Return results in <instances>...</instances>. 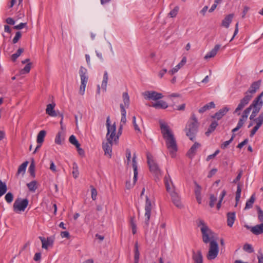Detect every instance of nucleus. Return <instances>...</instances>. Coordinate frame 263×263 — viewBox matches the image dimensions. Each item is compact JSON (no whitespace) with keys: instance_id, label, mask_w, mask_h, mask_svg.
Segmentation results:
<instances>
[{"instance_id":"f257e3e1","label":"nucleus","mask_w":263,"mask_h":263,"mask_svg":"<svg viewBox=\"0 0 263 263\" xmlns=\"http://www.w3.org/2000/svg\"><path fill=\"white\" fill-rule=\"evenodd\" d=\"M106 125L107 129L106 136V141L103 142L102 148L104 151L105 155L108 156L109 158H111L112 155V146L114 142L113 139L115 137L116 126L115 123L112 125H110L109 116L107 117Z\"/></svg>"},{"instance_id":"f03ea898","label":"nucleus","mask_w":263,"mask_h":263,"mask_svg":"<svg viewBox=\"0 0 263 263\" xmlns=\"http://www.w3.org/2000/svg\"><path fill=\"white\" fill-rule=\"evenodd\" d=\"M161 133L165 140L166 147L172 158L174 157L178 150L176 141L169 126L164 124L160 125Z\"/></svg>"},{"instance_id":"7ed1b4c3","label":"nucleus","mask_w":263,"mask_h":263,"mask_svg":"<svg viewBox=\"0 0 263 263\" xmlns=\"http://www.w3.org/2000/svg\"><path fill=\"white\" fill-rule=\"evenodd\" d=\"M199 125V123L195 115L194 114H192L191 117L188 121L184 129L186 135L192 141H194L195 140L196 135L198 132Z\"/></svg>"},{"instance_id":"20e7f679","label":"nucleus","mask_w":263,"mask_h":263,"mask_svg":"<svg viewBox=\"0 0 263 263\" xmlns=\"http://www.w3.org/2000/svg\"><path fill=\"white\" fill-rule=\"evenodd\" d=\"M197 224L198 227H200V230L202 233L203 241L205 243H210L211 240H214L213 237V233L209 229L204 221L200 219L197 220Z\"/></svg>"},{"instance_id":"39448f33","label":"nucleus","mask_w":263,"mask_h":263,"mask_svg":"<svg viewBox=\"0 0 263 263\" xmlns=\"http://www.w3.org/2000/svg\"><path fill=\"white\" fill-rule=\"evenodd\" d=\"M146 158L149 170L155 175V181H159L162 176L160 169L154 160L153 157L151 153L148 152L146 153Z\"/></svg>"},{"instance_id":"423d86ee","label":"nucleus","mask_w":263,"mask_h":263,"mask_svg":"<svg viewBox=\"0 0 263 263\" xmlns=\"http://www.w3.org/2000/svg\"><path fill=\"white\" fill-rule=\"evenodd\" d=\"M87 69L83 66H81L79 70V74L81 78V85L80 87V93L82 95L84 94L86 84L88 82V77L87 75Z\"/></svg>"},{"instance_id":"0eeeda50","label":"nucleus","mask_w":263,"mask_h":263,"mask_svg":"<svg viewBox=\"0 0 263 263\" xmlns=\"http://www.w3.org/2000/svg\"><path fill=\"white\" fill-rule=\"evenodd\" d=\"M29 201L27 198L21 199L20 198H17L13 205V211L16 213L23 212L28 205Z\"/></svg>"},{"instance_id":"6e6552de","label":"nucleus","mask_w":263,"mask_h":263,"mask_svg":"<svg viewBox=\"0 0 263 263\" xmlns=\"http://www.w3.org/2000/svg\"><path fill=\"white\" fill-rule=\"evenodd\" d=\"M219 252L218 245L215 240H211L210 243V248L207 254L209 260L215 259L218 255Z\"/></svg>"},{"instance_id":"1a4fd4ad","label":"nucleus","mask_w":263,"mask_h":263,"mask_svg":"<svg viewBox=\"0 0 263 263\" xmlns=\"http://www.w3.org/2000/svg\"><path fill=\"white\" fill-rule=\"evenodd\" d=\"M143 96L146 100H158L163 97L161 93L155 91H146L143 93Z\"/></svg>"},{"instance_id":"9d476101","label":"nucleus","mask_w":263,"mask_h":263,"mask_svg":"<svg viewBox=\"0 0 263 263\" xmlns=\"http://www.w3.org/2000/svg\"><path fill=\"white\" fill-rule=\"evenodd\" d=\"M252 97L253 96L251 95L245 94V97L240 100V103L234 111V113H238V115H240V113L239 111L249 103Z\"/></svg>"},{"instance_id":"9b49d317","label":"nucleus","mask_w":263,"mask_h":263,"mask_svg":"<svg viewBox=\"0 0 263 263\" xmlns=\"http://www.w3.org/2000/svg\"><path fill=\"white\" fill-rule=\"evenodd\" d=\"M152 209V204L151 200L148 199L147 197L146 198V202L145 205V223L147 226H148L149 220L151 215V211Z\"/></svg>"},{"instance_id":"f8f14e48","label":"nucleus","mask_w":263,"mask_h":263,"mask_svg":"<svg viewBox=\"0 0 263 263\" xmlns=\"http://www.w3.org/2000/svg\"><path fill=\"white\" fill-rule=\"evenodd\" d=\"M39 239L42 242V247L43 249H48L49 247H52L54 242L53 238L49 237L46 239L44 237L40 236Z\"/></svg>"},{"instance_id":"ddd939ff","label":"nucleus","mask_w":263,"mask_h":263,"mask_svg":"<svg viewBox=\"0 0 263 263\" xmlns=\"http://www.w3.org/2000/svg\"><path fill=\"white\" fill-rule=\"evenodd\" d=\"M136 154L135 153L133 155V159H132V166L134 170V181H133V185L135 184L137 180L138 177V166L137 162L136 161Z\"/></svg>"},{"instance_id":"4468645a","label":"nucleus","mask_w":263,"mask_h":263,"mask_svg":"<svg viewBox=\"0 0 263 263\" xmlns=\"http://www.w3.org/2000/svg\"><path fill=\"white\" fill-rule=\"evenodd\" d=\"M229 109L228 107L224 106L212 116V118L217 119V120H219L229 111Z\"/></svg>"},{"instance_id":"2eb2a0df","label":"nucleus","mask_w":263,"mask_h":263,"mask_svg":"<svg viewBox=\"0 0 263 263\" xmlns=\"http://www.w3.org/2000/svg\"><path fill=\"white\" fill-rule=\"evenodd\" d=\"M171 196L172 197V200L174 204L178 208H181L182 207V205L181 203L180 198L177 195V194L174 192H170Z\"/></svg>"},{"instance_id":"dca6fc26","label":"nucleus","mask_w":263,"mask_h":263,"mask_svg":"<svg viewBox=\"0 0 263 263\" xmlns=\"http://www.w3.org/2000/svg\"><path fill=\"white\" fill-rule=\"evenodd\" d=\"M260 82L261 81L260 80L253 82L245 94L252 95V94L255 93L256 90L259 88Z\"/></svg>"},{"instance_id":"f3484780","label":"nucleus","mask_w":263,"mask_h":263,"mask_svg":"<svg viewBox=\"0 0 263 263\" xmlns=\"http://www.w3.org/2000/svg\"><path fill=\"white\" fill-rule=\"evenodd\" d=\"M201 146V144L197 142L191 146L187 153V155L190 158H192L196 153L197 149Z\"/></svg>"},{"instance_id":"a211bd4d","label":"nucleus","mask_w":263,"mask_h":263,"mask_svg":"<svg viewBox=\"0 0 263 263\" xmlns=\"http://www.w3.org/2000/svg\"><path fill=\"white\" fill-rule=\"evenodd\" d=\"M186 62V58L185 57H184L180 62L174 68L172 69L171 70L168 71V73L171 75H173L175 73H176L179 69L182 67Z\"/></svg>"},{"instance_id":"6ab92c4d","label":"nucleus","mask_w":263,"mask_h":263,"mask_svg":"<svg viewBox=\"0 0 263 263\" xmlns=\"http://www.w3.org/2000/svg\"><path fill=\"white\" fill-rule=\"evenodd\" d=\"M250 231L254 235H258L263 233V223L257 224L251 228Z\"/></svg>"},{"instance_id":"aec40b11","label":"nucleus","mask_w":263,"mask_h":263,"mask_svg":"<svg viewBox=\"0 0 263 263\" xmlns=\"http://www.w3.org/2000/svg\"><path fill=\"white\" fill-rule=\"evenodd\" d=\"M220 48V45L219 44L216 45L213 49H212L209 52H208L204 57L205 60H208L210 58H212L214 57L218 51L219 50Z\"/></svg>"},{"instance_id":"412c9836","label":"nucleus","mask_w":263,"mask_h":263,"mask_svg":"<svg viewBox=\"0 0 263 263\" xmlns=\"http://www.w3.org/2000/svg\"><path fill=\"white\" fill-rule=\"evenodd\" d=\"M192 258L195 263H203V256L200 250L198 251L197 253L194 251Z\"/></svg>"},{"instance_id":"4be33fe9","label":"nucleus","mask_w":263,"mask_h":263,"mask_svg":"<svg viewBox=\"0 0 263 263\" xmlns=\"http://www.w3.org/2000/svg\"><path fill=\"white\" fill-rule=\"evenodd\" d=\"M233 17L234 14L233 13L227 15L222 21V26L228 28L229 27L230 23L232 22Z\"/></svg>"},{"instance_id":"5701e85b","label":"nucleus","mask_w":263,"mask_h":263,"mask_svg":"<svg viewBox=\"0 0 263 263\" xmlns=\"http://www.w3.org/2000/svg\"><path fill=\"white\" fill-rule=\"evenodd\" d=\"M55 104L54 103L49 104L47 105L46 112L51 117L57 116L55 111L54 110V107Z\"/></svg>"},{"instance_id":"b1692460","label":"nucleus","mask_w":263,"mask_h":263,"mask_svg":"<svg viewBox=\"0 0 263 263\" xmlns=\"http://www.w3.org/2000/svg\"><path fill=\"white\" fill-rule=\"evenodd\" d=\"M235 220V213L229 212L227 214V224L230 227H232Z\"/></svg>"},{"instance_id":"393cba45","label":"nucleus","mask_w":263,"mask_h":263,"mask_svg":"<svg viewBox=\"0 0 263 263\" xmlns=\"http://www.w3.org/2000/svg\"><path fill=\"white\" fill-rule=\"evenodd\" d=\"M152 106L156 109H165L168 107L167 104L162 100L158 101L153 103Z\"/></svg>"},{"instance_id":"a878e982","label":"nucleus","mask_w":263,"mask_h":263,"mask_svg":"<svg viewBox=\"0 0 263 263\" xmlns=\"http://www.w3.org/2000/svg\"><path fill=\"white\" fill-rule=\"evenodd\" d=\"M215 105L213 102H211L210 103H207L206 104L204 105L203 107L200 108L198 111L199 113H203L205 111L209 110L211 108H215Z\"/></svg>"},{"instance_id":"bb28decb","label":"nucleus","mask_w":263,"mask_h":263,"mask_svg":"<svg viewBox=\"0 0 263 263\" xmlns=\"http://www.w3.org/2000/svg\"><path fill=\"white\" fill-rule=\"evenodd\" d=\"M164 182H165V185L167 191L168 192H170L171 190V186H170V183L173 185V187H174V185H173L172 181L171 179V177H170V176L169 175V174H167V176H165Z\"/></svg>"},{"instance_id":"cd10ccee","label":"nucleus","mask_w":263,"mask_h":263,"mask_svg":"<svg viewBox=\"0 0 263 263\" xmlns=\"http://www.w3.org/2000/svg\"><path fill=\"white\" fill-rule=\"evenodd\" d=\"M28 162L26 161L23 162L21 165H20L17 170L16 175H18L19 174H22V175H24L26 172V169L28 165Z\"/></svg>"},{"instance_id":"c85d7f7f","label":"nucleus","mask_w":263,"mask_h":263,"mask_svg":"<svg viewBox=\"0 0 263 263\" xmlns=\"http://www.w3.org/2000/svg\"><path fill=\"white\" fill-rule=\"evenodd\" d=\"M46 134V132L44 130H41L37 136L36 142L37 143H43L44 141V138Z\"/></svg>"},{"instance_id":"c756f323","label":"nucleus","mask_w":263,"mask_h":263,"mask_svg":"<svg viewBox=\"0 0 263 263\" xmlns=\"http://www.w3.org/2000/svg\"><path fill=\"white\" fill-rule=\"evenodd\" d=\"M255 200V194H253L250 197V198L247 201L245 210L250 209L252 207L253 204Z\"/></svg>"},{"instance_id":"7c9ffc66","label":"nucleus","mask_w":263,"mask_h":263,"mask_svg":"<svg viewBox=\"0 0 263 263\" xmlns=\"http://www.w3.org/2000/svg\"><path fill=\"white\" fill-rule=\"evenodd\" d=\"M64 140V134L62 132H59L57 134L55 139V142L58 144H61L62 141Z\"/></svg>"},{"instance_id":"2f4dec72","label":"nucleus","mask_w":263,"mask_h":263,"mask_svg":"<svg viewBox=\"0 0 263 263\" xmlns=\"http://www.w3.org/2000/svg\"><path fill=\"white\" fill-rule=\"evenodd\" d=\"M218 125V123L216 121H213L210 124L208 130L205 132V135L209 136L210 134L215 130Z\"/></svg>"},{"instance_id":"473e14b6","label":"nucleus","mask_w":263,"mask_h":263,"mask_svg":"<svg viewBox=\"0 0 263 263\" xmlns=\"http://www.w3.org/2000/svg\"><path fill=\"white\" fill-rule=\"evenodd\" d=\"M108 80V76L107 71H105L103 75V81L101 85L102 88L104 90H106L107 84Z\"/></svg>"},{"instance_id":"72a5a7b5","label":"nucleus","mask_w":263,"mask_h":263,"mask_svg":"<svg viewBox=\"0 0 263 263\" xmlns=\"http://www.w3.org/2000/svg\"><path fill=\"white\" fill-rule=\"evenodd\" d=\"M255 106L253 105V103L247 108L242 112V114L241 116V118L247 120L249 114H250L251 110H252L253 107H255Z\"/></svg>"},{"instance_id":"f704fd0d","label":"nucleus","mask_w":263,"mask_h":263,"mask_svg":"<svg viewBox=\"0 0 263 263\" xmlns=\"http://www.w3.org/2000/svg\"><path fill=\"white\" fill-rule=\"evenodd\" d=\"M255 106L253 105V103L247 108L242 112V114L241 116V118L247 120L249 114H250L251 110H252L253 107H255Z\"/></svg>"},{"instance_id":"c9c22d12","label":"nucleus","mask_w":263,"mask_h":263,"mask_svg":"<svg viewBox=\"0 0 263 263\" xmlns=\"http://www.w3.org/2000/svg\"><path fill=\"white\" fill-rule=\"evenodd\" d=\"M123 101L124 102V106L128 108L129 106V97L127 92H123L122 95Z\"/></svg>"},{"instance_id":"e433bc0d","label":"nucleus","mask_w":263,"mask_h":263,"mask_svg":"<svg viewBox=\"0 0 263 263\" xmlns=\"http://www.w3.org/2000/svg\"><path fill=\"white\" fill-rule=\"evenodd\" d=\"M241 192V186L239 184H238L237 187V191L236 192V197H235L236 204L235 205V207L237 206L238 203L240 200Z\"/></svg>"},{"instance_id":"4c0bfd02","label":"nucleus","mask_w":263,"mask_h":263,"mask_svg":"<svg viewBox=\"0 0 263 263\" xmlns=\"http://www.w3.org/2000/svg\"><path fill=\"white\" fill-rule=\"evenodd\" d=\"M261 106H259V107H257V106H255V107H253V111L250 116V119L251 120H252L254 119H255V117L257 116V114L259 112Z\"/></svg>"},{"instance_id":"58836bf2","label":"nucleus","mask_w":263,"mask_h":263,"mask_svg":"<svg viewBox=\"0 0 263 263\" xmlns=\"http://www.w3.org/2000/svg\"><path fill=\"white\" fill-rule=\"evenodd\" d=\"M24 52V49L22 48H19L16 53L13 54L11 57V60L13 62H15L16 59L21 55V54Z\"/></svg>"},{"instance_id":"ea45409f","label":"nucleus","mask_w":263,"mask_h":263,"mask_svg":"<svg viewBox=\"0 0 263 263\" xmlns=\"http://www.w3.org/2000/svg\"><path fill=\"white\" fill-rule=\"evenodd\" d=\"M252 121L256 123V125L260 127L263 123V112L260 113L257 118L252 120Z\"/></svg>"},{"instance_id":"a19ab883","label":"nucleus","mask_w":263,"mask_h":263,"mask_svg":"<svg viewBox=\"0 0 263 263\" xmlns=\"http://www.w3.org/2000/svg\"><path fill=\"white\" fill-rule=\"evenodd\" d=\"M72 175L73 177L76 179L78 177V176L79 175V172L78 170V166L76 162H73L72 164Z\"/></svg>"},{"instance_id":"79ce46f5","label":"nucleus","mask_w":263,"mask_h":263,"mask_svg":"<svg viewBox=\"0 0 263 263\" xmlns=\"http://www.w3.org/2000/svg\"><path fill=\"white\" fill-rule=\"evenodd\" d=\"M27 186L30 191L34 192L37 189L36 181H32L30 182L27 183Z\"/></svg>"},{"instance_id":"37998d69","label":"nucleus","mask_w":263,"mask_h":263,"mask_svg":"<svg viewBox=\"0 0 263 263\" xmlns=\"http://www.w3.org/2000/svg\"><path fill=\"white\" fill-rule=\"evenodd\" d=\"M263 96V92H262L253 101V105L257 106L259 103V106H261L262 101L261 100V97Z\"/></svg>"},{"instance_id":"c03bdc74","label":"nucleus","mask_w":263,"mask_h":263,"mask_svg":"<svg viewBox=\"0 0 263 263\" xmlns=\"http://www.w3.org/2000/svg\"><path fill=\"white\" fill-rule=\"evenodd\" d=\"M69 141L70 143L74 145L76 147V148H78L79 146H80L81 145L74 135H71L70 136Z\"/></svg>"},{"instance_id":"a18cd8bd","label":"nucleus","mask_w":263,"mask_h":263,"mask_svg":"<svg viewBox=\"0 0 263 263\" xmlns=\"http://www.w3.org/2000/svg\"><path fill=\"white\" fill-rule=\"evenodd\" d=\"M134 261H139L140 253L138 250V243L137 241L135 245V251H134Z\"/></svg>"},{"instance_id":"49530a36","label":"nucleus","mask_w":263,"mask_h":263,"mask_svg":"<svg viewBox=\"0 0 263 263\" xmlns=\"http://www.w3.org/2000/svg\"><path fill=\"white\" fill-rule=\"evenodd\" d=\"M123 126V124H120L119 128L118 129L117 135H116V134H115V137H114L113 139H114V143L116 144L118 143L119 136L122 134Z\"/></svg>"},{"instance_id":"de8ad7c7","label":"nucleus","mask_w":263,"mask_h":263,"mask_svg":"<svg viewBox=\"0 0 263 263\" xmlns=\"http://www.w3.org/2000/svg\"><path fill=\"white\" fill-rule=\"evenodd\" d=\"M7 191V186L5 183L0 180V197L3 196Z\"/></svg>"},{"instance_id":"09e8293b","label":"nucleus","mask_w":263,"mask_h":263,"mask_svg":"<svg viewBox=\"0 0 263 263\" xmlns=\"http://www.w3.org/2000/svg\"><path fill=\"white\" fill-rule=\"evenodd\" d=\"M235 137V134H233L229 140L225 141L221 145V148L222 149L226 148L232 142Z\"/></svg>"},{"instance_id":"8fccbe9b","label":"nucleus","mask_w":263,"mask_h":263,"mask_svg":"<svg viewBox=\"0 0 263 263\" xmlns=\"http://www.w3.org/2000/svg\"><path fill=\"white\" fill-rule=\"evenodd\" d=\"M133 124L135 130L138 133H141V131L136 122V118L135 116L133 117Z\"/></svg>"},{"instance_id":"3c124183","label":"nucleus","mask_w":263,"mask_h":263,"mask_svg":"<svg viewBox=\"0 0 263 263\" xmlns=\"http://www.w3.org/2000/svg\"><path fill=\"white\" fill-rule=\"evenodd\" d=\"M217 201V197L215 196L213 194L210 195V203L209 205L211 208H213L216 201Z\"/></svg>"},{"instance_id":"603ef678","label":"nucleus","mask_w":263,"mask_h":263,"mask_svg":"<svg viewBox=\"0 0 263 263\" xmlns=\"http://www.w3.org/2000/svg\"><path fill=\"white\" fill-rule=\"evenodd\" d=\"M31 63H28L27 64V65L24 67V68L21 70V73L24 74V73H27L29 72L30 69H31Z\"/></svg>"},{"instance_id":"864d4df0","label":"nucleus","mask_w":263,"mask_h":263,"mask_svg":"<svg viewBox=\"0 0 263 263\" xmlns=\"http://www.w3.org/2000/svg\"><path fill=\"white\" fill-rule=\"evenodd\" d=\"M28 171L29 173L30 174L31 176H32L33 177H35V165L33 163V162H32L30 164Z\"/></svg>"},{"instance_id":"5fc2aeb1","label":"nucleus","mask_w":263,"mask_h":263,"mask_svg":"<svg viewBox=\"0 0 263 263\" xmlns=\"http://www.w3.org/2000/svg\"><path fill=\"white\" fill-rule=\"evenodd\" d=\"M243 249L245 251H246L249 253H252L254 251V249H253L252 246L251 245L248 244V243L245 244L243 246Z\"/></svg>"},{"instance_id":"6e6d98bb","label":"nucleus","mask_w":263,"mask_h":263,"mask_svg":"<svg viewBox=\"0 0 263 263\" xmlns=\"http://www.w3.org/2000/svg\"><path fill=\"white\" fill-rule=\"evenodd\" d=\"M258 218L259 221L263 223V211L260 209V207H257Z\"/></svg>"},{"instance_id":"4d7b16f0","label":"nucleus","mask_w":263,"mask_h":263,"mask_svg":"<svg viewBox=\"0 0 263 263\" xmlns=\"http://www.w3.org/2000/svg\"><path fill=\"white\" fill-rule=\"evenodd\" d=\"M179 7L178 6H176L172 10L170 11L168 13V15L171 17H175L178 12Z\"/></svg>"},{"instance_id":"13d9d810","label":"nucleus","mask_w":263,"mask_h":263,"mask_svg":"<svg viewBox=\"0 0 263 263\" xmlns=\"http://www.w3.org/2000/svg\"><path fill=\"white\" fill-rule=\"evenodd\" d=\"M90 188H91V198L93 200H95L97 199V193H98L97 191L93 186H91Z\"/></svg>"},{"instance_id":"bf43d9fd","label":"nucleus","mask_w":263,"mask_h":263,"mask_svg":"<svg viewBox=\"0 0 263 263\" xmlns=\"http://www.w3.org/2000/svg\"><path fill=\"white\" fill-rule=\"evenodd\" d=\"M13 199V195L10 193L9 192L6 194L5 196V200L8 203H11Z\"/></svg>"},{"instance_id":"052dcab7","label":"nucleus","mask_w":263,"mask_h":263,"mask_svg":"<svg viewBox=\"0 0 263 263\" xmlns=\"http://www.w3.org/2000/svg\"><path fill=\"white\" fill-rule=\"evenodd\" d=\"M21 36H22L21 32L20 31L16 32L15 35L12 40V43L13 44H16L18 41V40L21 39Z\"/></svg>"},{"instance_id":"680f3d73","label":"nucleus","mask_w":263,"mask_h":263,"mask_svg":"<svg viewBox=\"0 0 263 263\" xmlns=\"http://www.w3.org/2000/svg\"><path fill=\"white\" fill-rule=\"evenodd\" d=\"M194 183H195V184L196 186V188L195 189V195H201V186L196 182H195Z\"/></svg>"},{"instance_id":"e2e57ef3","label":"nucleus","mask_w":263,"mask_h":263,"mask_svg":"<svg viewBox=\"0 0 263 263\" xmlns=\"http://www.w3.org/2000/svg\"><path fill=\"white\" fill-rule=\"evenodd\" d=\"M220 152V151L219 149H217L215 153L212 155H209L206 159V160L207 161H210L211 159H214Z\"/></svg>"},{"instance_id":"0e129e2a","label":"nucleus","mask_w":263,"mask_h":263,"mask_svg":"<svg viewBox=\"0 0 263 263\" xmlns=\"http://www.w3.org/2000/svg\"><path fill=\"white\" fill-rule=\"evenodd\" d=\"M260 128L259 126H257V125H255L253 128V129L251 130V132H250V136L251 137H252L256 133V132L258 130V129Z\"/></svg>"},{"instance_id":"69168bd1","label":"nucleus","mask_w":263,"mask_h":263,"mask_svg":"<svg viewBox=\"0 0 263 263\" xmlns=\"http://www.w3.org/2000/svg\"><path fill=\"white\" fill-rule=\"evenodd\" d=\"M126 157L127 158V164H128L131 158V152L129 149H126Z\"/></svg>"},{"instance_id":"338daca9","label":"nucleus","mask_w":263,"mask_h":263,"mask_svg":"<svg viewBox=\"0 0 263 263\" xmlns=\"http://www.w3.org/2000/svg\"><path fill=\"white\" fill-rule=\"evenodd\" d=\"M246 121V119L240 118L238 121L237 126L240 128L241 127H242L243 126V125Z\"/></svg>"},{"instance_id":"774afa93","label":"nucleus","mask_w":263,"mask_h":263,"mask_svg":"<svg viewBox=\"0 0 263 263\" xmlns=\"http://www.w3.org/2000/svg\"><path fill=\"white\" fill-rule=\"evenodd\" d=\"M258 255L257 256V258L258 259V263H263V254L262 253L261 251L258 252Z\"/></svg>"}]
</instances>
